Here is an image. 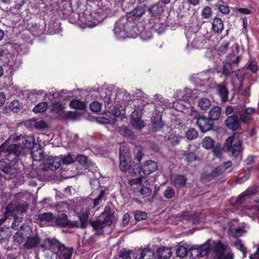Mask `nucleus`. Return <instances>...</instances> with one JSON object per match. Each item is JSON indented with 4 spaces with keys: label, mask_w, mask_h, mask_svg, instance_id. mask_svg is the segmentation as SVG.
<instances>
[{
    "label": "nucleus",
    "mask_w": 259,
    "mask_h": 259,
    "mask_svg": "<svg viewBox=\"0 0 259 259\" xmlns=\"http://www.w3.org/2000/svg\"><path fill=\"white\" fill-rule=\"evenodd\" d=\"M50 112L53 117L59 119H61L65 114L64 107L59 102H55L52 104Z\"/></svg>",
    "instance_id": "11"
},
{
    "label": "nucleus",
    "mask_w": 259,
    "mask_h": 259,
    "mask_svg": "<svg viewBox=\"0 0 259 259\" xmlns=\"http://www.w3.org/2000/svg\"><path fill=\"white\" fill-rule=\"evenodd\" d=\"M91 110L94 112H98L101 109V105L98 102H93L90 105Z\"/></svg>",
    "instance_id": "64"
},
{
    "label": "nucleus",
    "mask_w": 259,
    "mask_h": 259,
    "mask_svg": "<svg viewBox=\"0 0 259 259\" xmlns=\"http://www.w3.org/2000/svg\"><path fill=\"white\" fill-rule=\"evenodd\" d=\"M255 156L253 155H249L247 158L244 160V162L246 165H250V167H247L248 170H250L254 168V159L255 158Z\"/></svg>",
    "instance_id": "54"
},
{
    "label": "nucleus",
    "mask_w": 259,
    "mask_h": 259,
    "mask_svg": "<svg viewBox=\"0 0 259 259\" xmlns=\"http://www.w3.org/2000/svg\"><path fill=\"white\" fill-rule=\"evenodd\" d=\"M54 219L53 213L52 212H45L39 214L37 218V221L40 224L44 222H51Z\"/></svg>",
    "instance_id": "34"
},
{
    "label": "nucleus",
    "mask_w": 259,
    "mask_h": 259,
    "mask_svg": "<svg viewBox=\"0 0 259 259\" xmlns=\"http://www.w3.org/2000/svg\"><path fill=\"white\" fill-rule=\"evenodd\" d=\"M212 28L215 33H221L224 29V24L222 20L220 18L215 17L212 23Z\"/></svg>",
    "instance_id": "27"
},
{
    "label": "nucleus",
    "mask_w": 259,
    "mask_h": 259,
    "mask_svg": "<svg viewBox=\"0 0 259 259\" xmlns=\"http://www.w3.org/2000/svg\"><path fill=\"white\" fill-rule=\"evenodd\" d=\"M69 222L68 217L65 213H61L56 218L55 220L56 225L60 227H67Z\"/></svg>",
    "instance_id": "30"
},
{
    "label": "nucleus",
    "mask_w": 259,
    "mask_h": 259,
    "mask_svg": "<svg viewBox=\"0 0 259 259\" xmlns=\"http://www.w3.org/2000/svg\"><path fill=\"white\" fill-rule=\"evenodd\" d=\"M201 144L202 147L206 149H212L214 147V141L210 137H205L203 139Z\"/></svg>",
    "instance_id": "37"
},
{
    "label": "nucleus",
    "mask_w": 259,
    "mask_h": 259,
    "mask_svg": "<svg viewBox=\"0 0 259 259\" xmlns=\"http://www.w3.org/2000/svg\"><path fill=\"white\" fill-rule=\"evenodd\" d=\"M235 246L243 253V257H245L247 254V249L244 245L242 241L240 240H237L235 242Z\"/></svg>",
    "instance_id": "49"
},
{
    "label": "nucleus",
    "mask_w": 259,
    "mask_h": 259,
    "mask_svg": "<svg viewBox=\"0 0 259 259\" xmlns=\"http://www.w3.org/2000/svg\"><path fill=\"white\" fill-rule=\"evenodd\" d=\"M212 152L213 154L218 157H220L222 155V145L220 144H216L214 145V147L212 148Z\"/></svg>",
    "instance_id": "60"
},
{
    "label": "nucleus",
    "mask_w": 259,
    "mask_h": 259,
    "mask_svg": "<svg viewBox=\"0 0 259 259\" xmlns=\"http://www.w3.org/2000/svg\"><path fill=\"white\" fill-rule=\"evenodd\" d=\"M255 193L256 189L254 188H249L247 189L245 191L239 195L236 200V204L238 205L243 204L245 200L246 197H250L251 195L255 194Z\"/></svg>",
    "instance_id": "24"
},
{
    "label": "nucleus",
    "mask_w": 259,
    "mask_h": 259,
    "mask_svg": "<svg viewBox=\"0 0 259 259\" xmlns=\"http://www.w3.org/2000/svg\"><path fill=\"white\" fill-rule=\"evenodd\" d=\"M75 160L84 166L85 168H89L92 165L91 161L87 156L81 154H78L75 158Z\"/></svg>",
    "instance_id": "31"
},
{
    "label": "nucleus",
    "mask_w": 259,
    "mask_h": 259,
    "mask_svg": "<svg viewBox=\"0 0 259 259\" xmlns=\"http://www.w3.org/2000/svg\"><path fill=\"white\" fill-rule=\"evenodd\" d=\"M198 106L202 110H207L211 106V102L208 98H201L198 101Z\"/></svg>",
    "instance_id": "36"
},
{
    "label": "nucleus",
    "mask_w": 259,
    "mask_h": 259,
    "mask_svg": "<svg viewBox=\"0 0 259 259\" xmlns=\"http://www.w3.org/2000/svg\"><path fill=\"white\" fill-rule=\"evenodd\" d=\"M134 214L137 222L146 220L147 218V213L138 210L134 211Z\"/></svg>",
    "instance_id": "39"
},
{
    "label": "nucleus",
    "mask_w": 259,
    "mask_h": 259,
    "mask_svg": "<svg viewBox=\"0 0 259 259\" xmlns=\"http://www.w3.org/2000/svg\"><path fill=\"white\" fill-rule=\"evenodd\" d=\"M190 115L191 116H194V119L196 120V123L201 132L205 133L213 128L214 122L208 116L206 117L203 115L198 114V112L193 108L191 109Z\"/></svg>",
    "instance_id": "5"
},
{
    "label": "nucleus",
    "mask_w": 259,
    "mask_h": 259,
    "mask_svg": "<svg viewBox=\"0 0 259 259\" xmlns=\"http://www.w3.org/2000/svg\"><path fill=\"white\" fill-rule=\"evenodd\" d=\"M203 37L201 36H197L194 38L192 42V46L195 49H200L203 46Z\"/></svg>",
    "instance_id": "38"
},
{
    "label": "nucleus",
    "mask_w": 259,
    "mask_h": 259,
    "mask_svg": "<svg viewBox=\"0 0 259 259\" xmlns=\"http://www.w3.org/2000/svg\"><path fill=\"white\" fill-rule=\"evenodd\" d=\"M213 6L217 8L220 13L224 15H228L230 13V8L227 5L225 4V2L222 0H219V2L214 4Z\"/></svg>",
    "instance_id": "32"
},
{
    "label": "nucleus",
    "mask_w": 259,
    "mask_h": 259,
    "mask_svg": "<svg viewBox=\"0 0 259 259\" xmlns=\"http://www.w3.org/2000/svg\"><path fill=\"white\" fill-rule=\"evenodd\" d=\"M214 177L212 173L211 172H203L201 174V180L205 182H209L213 179H214Z\"/></svg>",
    "instance_id": "59"
},
{
    "label": "nucleus",
    "mask_w": 259,
    "mask_h": 259,
    "mask_svg": "<svg viewBox=\"0 0 259 259\" xmlns=\"http://www.w3.org/2000/svg\"><path fill=\"white\" fill-rule=\"evenodd\" d=\"M156 253L158 259H167L172 255L170 248L165 246L158 248Z\"/></svg>",
    "instance_id": "22"
},
{
    "label": "nucleus",
    "mask_w": 259,
    "mask_h": 259,
    "mask_svg": "<svg viewBox=\"0 0 259 259\" xmlns=\"http://www.w3.org/2000/svg\"><path fill=\"white\" fill-rule=\"evenodd\" d=\"M111 112L113 115L117 117H120L121 118H122V117L124 116V111L119 109V106L118 105H115L111 110Z\"/></svg>",
    "instance_id": "46"
},
{
    "label": "nucleus",
    "mask_w": 259,
    "mask_h": 259,
    "mask_svg": "<svg viewBox=\"0 0 259 259\" xmlns=\"http://www.w3.org/2000/svg\"><path fill=\"white\" fill-rule=\"evenodd\" d=\"M210 247V245L208 243V241H207L203 244L199 246L198 248L195 249H191V250L196 253V256L204 257L208 253Z\"/></svg>",
    "instance_id": "18"
},
{
    "label": "nucleus",
    "mask_w": 259,
    "mask_h": 259,
    "mask_svg": "<svg viewBox=\"0 0 259 259\" xmlns=\"http://www.w3.org/2000/svg\"><path fill=\"white\" fill-rule=\"evenodd\" d=\"M23 108L22 103H20L18 100H14L11 102L8 107V109L12 111L14 113H18L21 112ZM8 107H5L4 113H7Z\"/></svg>",
    "instance_id": "26"
},
{
    "label": "nucleus",
    "mask_w": 259,
    "mask_h": 259,
    "mask_svg": "<svg viewBox=\"0 0 259 259\" xmlns=\"http://www.w3.org/2000/svg\"><path fill=\"white\" fill-rule=\"evenodd\" d=\"M48 107V104L46 102H42L38 103L33 109V111L35 113L42 112L45 111Z\"/></svg>",
    "instance_id": "44"
},
{
    "label": "nucleus",
    "mask_w": 259,
    "mask_h": 259,
    "mask_svg": "<svg viewBox=\"0 0 259 259\" xmlns=\"http://www.w3.org/2000/svg\"><path fill=\"white\" fill-rule=\"evenodd\" d=\"M143 109L142 108H137L133 111L131 114V117L132 119H138L141 118L143 114Z\"/></svg>",
    "instance_id": "50"
},
{
    "label": "nucleus",
    "mask_w": 259,
    "mask_h": 259,
    "mask_svg": "<svg viewBox=\"0 0 259 259\" xmlns=\"http://www.w3.org/2000/svg\"><path fill=\"white\" fill-rule=\"evenodd\" d=\"M145 12V9L143 8V7L140 6L136 7L133 10L132 13L134 17L136 18H139L143 15Z\"/></svg>",
    "instance_id": "52"
},
{
    "label": "nucleus",
    "mask_w": 259,
    "mask_h": 259,
    "mask_svg": "<svg viewBox=\"0 0 259 259\" xmlns=\"http://www.w3.org/2000/svg\"><path fill=\"white\" fill-rule=\"evenodd\" d=\"M154 252L149 248L146 247L142 250L140 254L137 255L135 259H155Z\"/></svg>",
    "instance_id": "21"
},
{
    "label": "nucleus",
    "mask_w": 259,
    "mask_h": 259,
    "mask_svg": "<svg viewBox=\"0 0 259 259\" xmlns=\"http://www.w3.org/2000/svg\"><path fill=\"white\" fill-rule=\"evenodd\" d=\"M152 17L160 16L164 12V6L160 2L153 4L149 8L148 10Z\"/></svg>",
    "instance_id": "16"
},
{
    "label": "nucleus",
    "mask_w": 259,
    "mask_h": 259,
    "mask_svg": "<svg viewBox=\"0 0 259 259\" xmlns=\"http://www.w3.org/2000/svg\"><path fill=\"white\" fill-rule=\"evenodd\" d=\"M45 242L48 244L50 249H55L57 248L58 250L60 246L63 244V243L55 238H47L45 239Z\"/></svg>",
    "instance_id": "35"
},
{
    "label": "nucleus",
    "mask_w": 259,
    "mask_h": 259,
    "mask_svg": "<svg viewBox=\"0 0 259 259\" xmlns=\"http://www.w3.org/2000/svg\"><path fill=\"white\" fill-rule=\"evenodd\" d=\"M13 240L14 244L19 245L22 243L24 240L23 234L19 231H17L13 236Z\"/></svg>",
    "instance_id": "41"
},
{
    "label": "nucleus",
    "mask_w": 259,
    "mask_h": 259,
    "mask_svg": "<svg viewBox=\"0 0 259 259\" xmlns=\"http://www.w3.org/2000/svg\"><path fill=\"white\" fill-rule=\"evenodd\" d=\"M131 123L133 127L138 130H141L145 126L144 121L141 120V118L132 119Z\"/></svg>",
    "instance_id": "40"
},
{
    "label": "nucleus",
    "mask_w": 259,
    "mask_h": 259,
    "mask_svg": "<svg viewBox=\"0 0 259 259\" xmlns=\"http://www.w3.org/2000/svg\"><path fill=\"white\" fill-rule=\"evenodd\" d=\"M176 254L181 258L184 257L187 254V248L182 245L179 246L176 250Z\"/></svg>",
    "instance_id": "55"
},
{
    "label": "nucleus",
    "mask_w": 259,
    "mask_h": 259,
    "mask_svg": "<svg viewBox=\"0 0 259 259\" xmlns=\"http://www.w3.org/2000/svg\"><path fill=\"white\" fill-rule=\"evenodd\" d=\"M121 132L123 136L133 138L135 137L134 133L131 129L126 127L122 126L121 128Z\"/></svg>",
    "instance_id": "57"
},
{
    "label": "nucleus",
    "mask_w": 259,
    "mask_h": 259,
    "mask_svg": "<svg viewBox=\"0 0 259 259\" xmlns=\"http://www.w3.org/2000/svg\"><path fill=\"white\" fill-rule=\"evenodd\" d=\"M196 91V90L192 91L189 89H186L184 91L185 94L182 97L183 100L185 101H189L190 98H194L195 97L193 96V95Z\"/></svg>",
    "instance_id": "58"
},
{
    "label": "nucleus",
    "mask_w": 259,
    "mask_h": 259,
    "mask_svg": "<svg viewBox=\"0 0 259 259\" xmlns=\"http://www.w3.org/2000/svg\"><path fill=\"white\" fill-rule=\"evenodd\" d=\"M22 142L23 143V145H21V144L19 145L24 148V152L23 154H21V155L25 154L26 149H32L36 145L35 144L34 138L32 135L22 137Z\"/></svg>",
    "instance_id": "17"
},
{
    "label": "nucleus",
    "mask_w": 259,
    "mask_h": 259,
    "mask_svg": "<svg viewBox=\"0 0 259 259\" xmlns=\"http://www.w3.org/2000/svg\"><path fill=\"white\" fill-rule=\"evenodd\" d=\"M228 247L227 244L223 243L220 240L213 241L212 251L215 259H222L224 253Z\"/></svg>",
    "instance_id": "6"
},
{
    "label": "nucleus",
    "mask_w": 259,
    "mask_h": 259,
    "mask_svg": "<svg viewBox=\"0 0 259 259\" xmlns=\"http://www.w3.org/2000/svg\"><path fill=\"white\" fill-rule=\"evenodd\" d=\"M61 159L58 156H48L44 160V169L56 170L60 166Z\"/></svg>",
    "instance_id": "7"
},
{
    "label": "nucleus",
    "mask_w": 259,
    "mask_h": 259,
    "mask_svg": "<svg viewBox=\"0 0 259 259\" xmlns=\"http://www.w3.org/2000/svg\"><path fill=\"white\" fill-rule=\"evenodd\" d=\"M6 157L0 160V170L10 177H15L18 170L15 165L19 161L20 156L24 152V148L20 145L11 144L7 148Z\"/></svg>",
    "instance_id": "1"
},
{
    "label": "nucleus",
    "mask_w": 259,
    "mask_h": 259,
    "mask_svg": "<svg viewBox=\"0 0 259 259\" xmlns=\"http://www.w3.org/2000/svg\"><path fill=\"white\" fill-rule=\"evenodd\" d=\"M222 114V108L219 106H214L209 110L208 116L214 122L218 120Z\"/></svg>",
    "instance_id": "23"
},
{
    "label": "nucleus",
    "mask_w": 259,
    "mask_h": 259,
    "mask_svg": "<svg viewBox=\"0 0 259 259\" xmlns=\"http://www.w3.org/2000/svg\"><path fill=\"white\" fill-rule=\"evenodd\" d=\"M31 155L33 160L36 161H39L45 158L44 151L40 145H35L31 149Z\"/></svg>",
    "instance_id": "20"
},
{
    "label": "nucleus",
    "mask_w": 259,
    "mask_h": 259,
    "mask_svg": "<svg viewBox=\"0 0 259 259\" xmlns=\"http://www.w3.org/2000/svg\"><path fill=\"white\" fill-rule=\"evenodd\" d=\"M78 217L80 221L79 228L83 229L86 228L89 223V214L85 212H80L78 213Z\"/></svg>",
    "instance_id": "33"
},
{
    "label": "nucleus",
    "mask_w": 259,
    "mask_h": 259,
    "mask_svg": "<svg viewBox=\"0 0 259 259\" xmlns=\"http://www.w3.org/2000/svg\"><path fill=\"white\" fill-rule=\"evenodd\" d=\"M12 205L11 210L13 212L14 210H16L20 213L25 212L29 207L28 204L26 201H21L18 203L17 204H10Z\"/></svg>",
    "instance_id": "28"
},
{
    "label": "nucleus",
    "mask_w": 259,
    "mask_h": 259,
    "mask_svg": "<svg viewBox=\"0 0 259 259\" xmlns=\"http://www.w3.org/2000/svg\"><path fill=\"white\" fill-rule=\"evenodd\" d=\"M186 136L188 140H192L198 137V132L195 128H190L186 133Z\"/></svg>",
    "instance_id": "47"
},
{
    "label": "nucleus",
    "mask_w": 259,
    "mask_h": 259,
    "mask_svg": "<svg viewBox=\"0 0 259 259\" xmlns=\"http://www.w3.org/2000/svg\"><path fill=\"white\" fill-rule=\"evenodd\" d=\"M217 90L218 94L221 98V102L226 103L228 101L229 91L227 88L226 82L224 81L221 84H217Z\"/></svg>",
    "instance_id": "13"
},
{
    "label": "nucleus",
    "mask_w": 259,
    "mask_h": 259,
    "mask_svg": "<svg viewBox=\"0 0 259 259\" xmlns=\"http://www.w3.org/2000/svg\"><path fill=\"white\" fill-rule=\"evenodd\" d=\"M245 67L247 69L250 70L253 73H256L258 70L257 63L255 61H251L249 62Z\"/></svg>",
    "instance_id": "53"
},
{
    "label": "nucleus",
    "mask_w": 259,
    "mask_h": 259,
    "mask_svg": "<svg viewBox=\"0 0 259 259\" xmlns=\"http://www.w3.org/2000/svg\"><path fill=\"white\" fill-rule=\"evenodd\" d=\"M164 196L167 199H170L175 196V191L171 187H167L163 192Z\"/></svg>",
    "instance_id": "51"
},
{
    "label": "nucleus",
    "mask_w": 259,
    "mask_h": 259,
    "mask_svg": "<svg viewBox=\"0 0 259 259\" xmlns=\"http://www.w3.org/2000/svg\"><path fill=\"white\" fill-rule=\"evenodd\" d=\"M235 135L234 133L231 136L228 138L225 143V147L228 152L231 153L232 156L235 158L242 157L243 150L242 146L243 141L241 140L235 139Z\"/></svg>",
    "instance_id": "4"
},
{
    "label": "nucleus",
    "mask_w": 259,
    "mask_h": 259,
    "mask_svg": "<svg viewBox=\"0 0 259 259\" xmlns=\"http://www.w3.org/2000/svg\"><path fill=\"white\" fill-rule=\"evenodd\" d=\"M157 167L156 162L149 160L146 161L143 166H140V172L142 171L144 175H148L156 171Z\"/></svg>",
    "instance_id": "12"
},
{
    "label": "nucleus",
    "mask_w": 259,
    "mask_h": 259,
    "mask_svg": "<svg viewBox=\"0 0 259 259\" xmlns=\"http://www.w3.org/2000/svg\"><path fill=\"white\" fill-rule=\"evenodd\" d=\"M40 241V239L38 234L34 235L28 236L23 244V247L26 250H30L37 247Z\"/></svg>",
    "instance_id": "10"
},
{
    "label": "nucleus",
    "mask_w": 259,
    "mask_h": 259,
    "mask_svg": "<svg viewBox=\"0 0 259 259\" xmlns=\"http://www.w3.org/2000/svg\"><path fill=\"white\" fill-rule=\"evenodd\" d=\"M224 123L228 129L234 132L240 126L239 117L234 114L230 115L226 119Z\"/></svg>",
    "instance_id": "9"
},
{
    "label": "nucleus",
    "mask_w": 259,
    "mask_h": 259,
    "mask_svg": "<svg viewBox=\"0 0 259 259\" xmlns=\"http://www.w3.org/2000/svg\"><path fill=\"white\" fill-rule=\"evenodd\" d=\"M89 224L92 226L95 232L96 235H101L104 234V228L108 225L101 219H91L89 221Z\"/></svg>",
    "instance_id": "8"
},
{
    "label": "nucleus",
    "mask_w": 259,
    "mask_h": 259,
    "mask_svg": "<svg viewBox=\"0 0 259 259\" xmlns=\"http://www.w3.org/2000/svg\"><path fill=\"white\" fill-rule=\"evenodd\" d=\"M234 67H235L230 62L226 61L223 63L221 70L219 71L218 72L227 77L234 72Z\"/></svg>",
    "instance_id": "25"
},
{
    "label": "nucleus",
    "mask_w": 259,
    "mask_h": 259,
    "mask_svg": "<svg viewBox=\"0 0 259 259\" xmlns=\"http://www.w3.org/2000/svg\"><path fill=\"white\" fill-rule=\"evenodd\" d=\"M152 130L154 132L159 131L163 126V123L161 120V116L159 113H156L151 117Z\"/></svg>",
    "instance_id": "19"
},
{
    "label": "nucleus",
    "mask_w": 259,
    "mask_h": 259,
    "mask_svg": "<svg viewBox=\"0 0 259 259\" xmlns=\"http://www.w3.org/2000/svg\"><path fill=\"white\" fill-rule=\"evenodd\" d=\"M129 23L126 17L120 18L115 24L114 32L118 39H124L127 37H136L140 33L138 28L136 26L127 28Z\"/></svg>",
    "instance_id": "3"
},
{
    "label": "nucleus",
    "mask_w": 259,
    "mask_h": 259,
    "mask_svg": "<svg viewBox=\"0 0 259 259\" xmlns=\"http://www.w3.org/2000/svg\"><path fill=\"white\" fill-rule=\"evenodd\" d=\"M212 15V11L210 7H206L202 11L201 16L203 18L208 19Z\"/></svg>",
    "instance_id": "61"
},
{
    "label": "nucleus",
    "mask_w": 259,
    "mask_h": 259,
    "mask_svg": "<svg viewBox=\"0 0 259 259\" xmlns=\"http://www.w3.org/2000/svg\"><path fill=\"white\" fill-rule=\"evenodd\" d=\"M138 191L139 192L140 194L143 198L149 196L152 193V190L151 189L145 186H142L141 187Z\"/></svg>",
    "instance_id": "56"
},
{
    "label": "nucleus",
    "mask_w": 259,
    "mask_h": 259,
    "mask_svg": "<svg viewBox=\"0 0 259 259\" xmlns=\"http://www.w3.org/2000/svg\"><path fill=\"white\" fill-rule=\"evenodd\" d=\"M225 171V168L220 167V165L216 167L212 170V173L215 179L220 176Z\"/></svg>",
    "instance_id": "63"
},
{
    "label": "nucleus",
    "mask_w": 259,
    "mask_h": 259,
    "mask_svg": "<svg viewBox=\"0 0 259 259\" xmlns=\"http://www.w3.org/2000/svg\"><path fill=\"white\" fill-rule=\"evenodd\" d=\"M187 181V179L184 175H177L174 177L173 183L176 187L182 188L186 185Z\"/></svg>",
    "instance_id": "29"
},
{
    "label": "nucleus",
    "mask_w": 259,
    "mask_h": 259,
    "mask_svg": "<svg viewBox=\"0 0 259 259\" xmlns=\"http://www.w3.org/2000/svg\"><path fill=\"white\" fill-rule=\"evenodd\" d=\"M12 206V205L8 204L6 207L5 216L0 219V226H1L6 221L7 218L13 215V211L11 210Z\"/></svg>",
    "instance_id": "45"
},
{
    "label": "nucleus",
    "mask_w": 259,
    "mask_h": 259,
    "mask_svg": "<svg viewBox=\"0 0 259 259\" xmlns=\"http://www.w3.org/2000/svg\"><path fill=\"white\" fill-rule=\"evenodd\" d=\"M73 248H68L63 244L57 250V255L60 259H71Z\"/></svg>",
    "instance_id": "14"
},
{
    "label": "nucleus",
    "mask_w": 259,
    "mask_h": 259,
    "mask_svg": "<svg viewBox=\"0 0 259 259\" xmlns=\"http://www.w3.org/2000/svg\"><path fill=\"white\" fill-rule=\"evenodd\" d=\"M61 159L62 163L65 164L72 163L75 160L73 156L70 153H68L66 156H64Z\"/></svg>",
    "instance_id": "62"
},
{
    "label": "nucleus",
    "mask_w": 259,
    "mask_h": 259,
    "mask_svg": "<svg viewBox=\"0 0 259 259\" xmlns=\"http://www.w3.org/2000/svg\"><path fill=\"white\" fill-rule=\"evenodd\" d=\"M240 59V57L239 56H236L235 55L231 54L227 57L226 62H230L235 67L236 65L238 63Z\"/></svg>",
    "instance_id": "48"
},
{
    "label": "nucleus",
    "mask_w": 259,
    "mask_h": 259,
    "mask_svg": "<svg viewBox=\"0 0 259 259\" xmlns=\"http://www.w3.org/2000/svg\"><path fill=\"white\" fill-rule=\"evenodd\" d=\"M114 212V210L111 208L109 205L105 206L102 213L105 215V218L103 220L109 226H111L115 220Z\"/></svg>",
    "instance_id": "15"
},
{
    "label": "nucleus",
    "mask_w": 259,
    "mask_h": 259,
    "mask_svg": "<svg viewBox=\"0 0 259 259\" xmlns=\"http://www.w3.org/2000/svg\"><path fill=\"white\" fill-rule=\"evenodd\" d=\"M100 96L103 98L105 105L106 106L109 105L111 103L110 92L106 90L102 92Z\"/></svg>",
    "instance_id": "43"
},
{
    "label": "nucleus",
    "mask_w": 259,
    "mask_h": 259,
    "mask_svg": "<svg viewBox=\"0 0 259 259\" xmlns=\"http://www.w3.org/2000/svg\"><path fill=\"white\" fill-rule=\"evenodd\" d=\"M119 168L123 172H127L135 176L140 173V166L139 163L131 160V154L128 147L122 144L119 149Z\"/></svg>",
    "instance_id": "2"
},
{
    "label": "nucleus",
    "mask_w": 259,
    "mask_h": 259,
    "mask_svg": "<svg viewBox=\"0 0 259 259\" xmlns=\"http://www.w3.org/2000/svg\"><path fill=\"white\" fill-rule=\"evenodd\" d=\"M70 105L72 108L83 110L85 108V104L79 100H74L70 103Z\"/></svg>",
    "instance_id": "42"
}]
</instances>
